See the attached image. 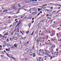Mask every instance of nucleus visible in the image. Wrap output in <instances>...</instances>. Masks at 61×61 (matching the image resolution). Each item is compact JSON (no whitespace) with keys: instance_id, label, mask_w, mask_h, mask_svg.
I'll use <instances>...</instances> for the list:
<instances>
[{"instance_id":"nucleus-11","label":"nucleus","mask_w":61,"mask_h":61,"mask_svg":"<svg viewBox=\"0 0 61 61\" xmlns=\"http://www.w3.org/2000/svg\"><path fill=\"white\" fill-rule=\"evenodd\" d=\"M28 1V0H26L24 1V2L25 3H27Z\"/></svg>"},{"instance_id":"nucleus-27","label":"nucleus","mask_w":61,"mask_h":61,"mask_svg":"<svg viewBox=\"0 0 61 61\" xmlns=\"http://www.w3.org/2000/svg\"><path fill=\"white\" fill-rule=\"evenodd\" d=\"M10 15H13V13L12 12H11L10 13Z\"/></svg>"},{"instance_id":"nucleus-49","label":"nucleus","mask_w":61,"mask_h":61,"mask_svg":"<svg viewBox=\"0 0 61 61\" xmlns=\"http://www.w3.org/2000/svg\"><path fill=\"white\" fill-rule=\"evenodd\" d=\"M56 50L57 51H58V49H57Z\"/></svg>"},{"instance_id":"nucleus-36","label":"nucleus","mask_w":61,"mask_h":61,"mask_svg":"<svg viewBox=\"0 0 61 61\" xmlns=\"http://www.w3.org/2000/svg\"><path fill=\"white\" fill-rule=\"evenodd\" d=\"M47 19H50L51 18L50 17H48L47 18Z\"/></svg>"},{"instance_id":"nucleus-62","label":"nucleus","mask_w":61,"mask_h":61,"mask_svg":"<svg viewBox=\"0 0 61 61\" xmlns=\"http://www.w3.org/2000/svg\"><path fill=\"white\" fill-rule=\"evenodd\" d=\"M41 34V33H39V36H40V35Z\"/></svg>"},{"instance_id":"nucleus-43","label":"nucleus","mask_w":61,"mask_h":61,"mask_svg":"<svg viewBox=\"0 0 61 61\" xmlns=\"http://www.w3.org/2000/svg\"><path fill=\"white\" fill-rule=\"evenodd\" d=\"M43 35H44V34L43 33H41V36H43Z\"/></svg>"},{"instance_id":"nucleus-13","label":"nucleus","mask_w":61,"mask_h":61,"mask_svg":"<svg viewBox=\"0 0 61 61\" xmlns=\"http://www.w3.org/2000/svg\"><path fill=\"white\" fill-rule=\"evenodd\" d=\"M26 37H24V38H22V39H23V40H24V39H25V38H26Z\"/></svg>"},{"instance_id":"nucleus-30","label":"nucleus","mask_w":61,"mask_h":61,"mask_svg":"<svg viewBox=\"0 0 61 61\" xmlns=\"http://www.w3.org/2000/svg\"><path fill=\"white\" fill-rule=\"evenodd\" d=\"M18 21H17L15 22V23H15H15H17V22H18Z\"/></svg>"},{"instance_id":"nucleus-31","label":"nucleus","mask_w":61,"mask_h":61,"mask_svg":"<svg viewBox=\"0 0 61 61\" xmlns=\"http://www.w3.org/2000/svg\"><path fill=\"white\" fill-rule=\"evenodd\" d=\"M31 9H32V8H30V9L29 10V11H31Z\"/></svg>"},{"instance_id":"nucleus-3","label":"nucleus","mask_w":61,"mask_h":61,"mask_svg":"<svg viewBox=\"0 0 61 61\" xmlns=\"http://www.w3.org/2000/svg\"><path fill=\"white\" fill-rule=\"evenodd\" d=\"M25 50L27 51V52H29V50L28 49V48H26Z\"/></svg>"},{"instance_id":"nucleus-21","label":"nucleus","mask_w":61,"mask_h":61,"mask_svg":"<svg viewBox=\"0 0 61 61\" xmlns=\"http://www.w3.org/2000/svg\"><path fill=\"white\" fill-rule=\"evenodd\" d=\"M60 9V7H59L57 8V9Z\"/></svg>"},{"instance_id":"nucleus-56","label":"nucleus","mask_w":61,"mask_h":61,"mask_svg":"<svg viewBox=\"0 0 61 61\" xmlns=\"http://www.w3.org/2000/svg\"><path fill=\"white\" fill-rule=\"evenodd\" d=\"M39 59H41L42 58H41V57H39Z\"/></svg>"},{"instance_id":"nucleus-23","label":"nucleus","mask_w":61,"mask_h":61,"mask_svg":"<svg viewBox=\"0 0 61 61\" xmlns=\"http://www.w3.org/2000/svg\"><path fill=\"white\" fill-rule=\"evenodd\" d=\"M15 40H16L17 39V38L16 37L15 38Z\"/></svg>"},{"instance_id":"nucleus-14","label":"nucleus","mask_w":61,"mask_h":61,"mask_svg":"<svg viewBox=\"0 0 61 61\" xmlns=\"http://www.w3.org/2000/svg\"><path fill=\"white\" fill-rule=\"evenodd\" d=\"M35 53H34L33 54V57H36V56H35Z\"/></svg>"},{"instance_id":"nucleus-16","label":"nucleus","mask_w":61,"mask_h":61,"mask_svg":"<svg viewBox=\"0 0 61 61\" xmlns=\"http://www.w3.org/2000/svg\"><path fill=\"white\" fill-rule=\"evenodd\" d=\"M56 12L55 10H54L53 12H52V14H53L54 13H55Z\"/></svg>"},{"instance_id":"nucleus-38","label":"nucleus","mask_w":61,"mask_h":61,"mask_svg":"<svg viewBox=\"0 0 61 61\" xmlns=\"http://www.w3.org/2000/svg\"><path fill=\"white\" fill-rule=\"evenodd\" d=\"M40 13H39L37 15V16H38V15H40Z\"/></svg>"},{"instance_id":"nucleus-45","label":"nucleus","mask_w":61,"mask_h":61,"mask_svg":"<svg viewBox=\"0 0 61 61\" xmlns=\"http://www.w3.org/2000/svg\"><path fill=\"white\" fill-rule=\"evenodd\" d=\"M0 48H2V46L1 45H0Z\"/></svg>"},{"instance_id":"nucleus-5","label":"nucleus","mask_w":61,"mask_h":61,"mask_svg":"<svg viewBox=\"0 0 61 61\" xmlns=\"http://www.w3.org/2000/svg\"><path fill=\"white\" fill-rule=\"evenodd\" d=\"M30 56H32V55H33V53H32V52H30Z\"/></svg>"},{"instance_id":"nucleus-42","label":"nucleus","mask_w":61,"mask_h":61,"mask_svg":"<svg viewBox=\"0 0 61 61\" xmlns=\"http://www.w3.org/2000/svg\"><path fill=\"white\" fill-rule=\"evenodd\" d=\"M34 49V46H32V49Z\"/></svg>"},{"instance_id":"nucleus-7","label":"nucleus","mask_w":61,"mask_h":61,"mask_svg":"<svg viewBox=\"0 0 61 61\" xmlns=\"http://www.w3.org/2000/svg\"><path fill=\"white\" fill-rule=\"evenodd\" d=\"M8 35V32H7L5 34H4V36H5V35Z\"/></svg>"},{"instance_id":"nucleus-63","label":"nucleus","mask_w":61,"mask_h":61,"mask_svg":"<svg viewBox=\"0 0 61 61\" xmlns=\"http://www.w3.org/2000/svg\"><path fill=\"white\" fill-rule=\"evenodd\" d=\"M3 15V13H1L0 14V15Z\"/></svg>"},{"instance_id":"nucleus-15","label":"nucleus","mask_w":61,"mask_h":61,"mask_svg":"<svg viewBox=\"0 0 61 61\" xmlns=\"http://www.w3.org/2000/svg\"><path fill=\"white\" fill-rule=\"evenodd\" d=\"M29 33V31H27L26 32V33L27 34H28Z\"/></svg>"},{"instance_id":"nucleus-34","label":"nucleus","mask_w":61,"mask_h":61,"mask_svg":"<svg viewBox=\"0 0 61 61\" xmlns=\"http://www.w3.org/2000/svg\"><path fill=\"white\" fill-rule=\"evenodd\" d=\"M25 7V5H24L22 6L23 8H24V7Z\"/></svg>"},{"instance_id":"nucleus-61","label":"nucleus","mask_w":61,"mask_h":61,"mask_svg":"<svg viewBox=\"0 0 61 61\" xmlns=\"http://www.w3.org/2000/svg\"><path fill=\"white\" fill-rule=\"evenodd\" d=\"M8 18H11V16H9Z\"/></svg>"},{"instance_id":"nucleus-29","label":"nucleus","mask_w":61,"mask_h":61,"mask_svg":"<svg viewBox=\"0 0 61 61\" xmlns=\"http://www.w3.org/2000/svg\"><path fill=\"white\" fill-rule=\"evenodd\" d=\"M34 22V20H33L32 21V24H33Z\"/></svg>"},{"instance_id":"nucleus-53","label":"nucleus","mask_w":61,"mask_h":61,"mask_svg":"<svg viewBox=\"0 0 61 61\" xmlns=\"http://www.w3.org/2000/svg\"><path fill=\"white\" fill-rule=\"evenodd\" d=\"M53 4L54 3H49V4L50 5H52V4Z\"/></svg>"},{"instance_id":"nucleus-44","label":"nucleus","mask_w":61,"mask_h":61,"mask_svg":"<svg viewBox=\"0 0 61 61\" xmlns=\"http://www.w3.org/2000/svg\"><path fill=\"white\" fill-rule=\"evenodd\" d=\"M34 13L35 14H36V11H35L34 12Z\"/></svg>"},{"instance_id":"nucleus-12","label":"nucleus","mask_w":61,"mask_h":61,"mask_svg":"<svg viewBox=\"0 0 61 61\" xmlns=\"http://www.w3.org/2000/svg\"><path fill=\"white\" fill-rule=\"evenodd\" d=\"M28 1H28L27 3H30V2H31V0H28Z\"/></svg>"},{"instance_id":"nucleus-22","label":"nucleus","mask_w":61,"mask_h":61,"mask_svg":"<svg viewBox=\"0 0 61 61\" xmlns=\"http://www.w3.org/2000/svg\"><path fill=\"white\" fill-rule=\"evenodd\" d=\"M11 57V58H12L13 59H14L15 60V59L14 58L12 57Z\"/></svg>"},{"instance_id":"nucleus-17","label":"nucleus","mask_w":61,"mask_h":61,"mask_svg":"<svg viewBox=\"0 0 61 61\" xmlns=\"http://www.w3.org/2000/svg\"><path fill=\"white\" fill-rule=\"evenodd\" d=\"M30 25H31V24H29L28 26L29 27H30Z\"/></svg>"},{"instance_id":"nucleus-8","label":"nucleus","mask_w":61,"mask_h":61,"mask_svg":"<svg viewBox=\"0 0 61 61\" xmlns=\"http://www.w3.org/2000/svg\"><path fill=\"white\" fill-rule=\"evenodd\" d=\"M14 46L15 47H17V46L15 44L14 45Z\"/></svg>"},{"instance_id":"nucleus-50","label":"nucleus","mask_w":61,"mask_h":61,"mask_svg":"<svg viewBox=\"0 0 61 61\" xmlns=\"http://www.w3.org/2000/svg\"><path fill=\"white\" fill-rule=\"evenodd\" d=\"M15 25V24H14L13 25V26H14Z\"/></svg>"},{"instance_id":"nucleus-46","label":"nucleus","mask_w":61,"mask_h":61,"mask_svg":"<svg viewBox=\"0 0 61 61\" xmlns=\"http://www.w3.org/2000/svg\"><path fill=\"white\" fill-rule=\"evenodd\" d=\"M60 10H59V11L58 12H56V14H57V13H59V12H60Z\"/></svg>"},{"instance_id":"nucleus-54","label":"nucleus","mask_w":61,"mask_h":61,"mask_svg":"<svg viewBox=\"0 0 61 61\" xmlns=\"http://www.w3.org/2000/svg\"><path fill=\"white\" fill-rule=\"evenodd\" d=\"M22 8H19V9H18V10L20 9H22Z\"/></svg>"},{"instance_id":"nucleus-6","label":"nucleus","mask_w":61,"mask_h":61,"mask_svg":"<svg viewBox=\"0 0 61 61\" xmlns=\"http://www.w3.org/2000/svg\"><path fill=\"white\" fill-rule=\"evenodd\" d=\"M46 7L45 6H42V8H43V9H46Z\"/></svg>"},{"instance_id":"nucleus-48","label":"nucleus","mask_w":61,"mask_h":61,"mask_svg":"<svg viewBox=\"0 0 61 61\" xmlns=\"http://www.w3.org/2000/svg\"><path fill=\"white\" fill-rule=\"evenodd\" d=\"M34 19H35V18H33L32 19V20H34Z\"/></svg>"},{"instance_id":"nucleus-60","label":"nucleus","mask_w":61,"mask_h":61,"mask_svg":"<svg viewBox=\"0 0 61 61\" xmlns=\"http://www.w3.org/2000/svg\"><path fill=\"white\" fill-rule=\"evenodd\" d=\"M37 43H38V42H39V41L38 40H37Z\"/></svg>"},{"instance_id":"nucleus-58","label":"nucleus","mask_w":61,"mask_h":61,"mask_svg":"<svg viewBox=\"0 0 61 61\" xmlns=\"http://www.w3.org/2000/svg\"><path fill=\"white\" fill-rule=\"evenodd\" d=\"M0 36H2V35H1V34H0Z\"/></svg>"},{"instance_id":"nucleus-25","label":"nucleus","mask_w":61,"mask_h":61,"mask_svg":"<svg viewBox=\"0 0 61 61\" xmlns=\"http://www.w3.org/2000/svg\"><path fill=\"white\" fill-rule=\"evenodd\" d=\"M19 23L17 25H19L20 24V21H19Z\"/></svg>"},{"instance_id":"nucleus-4","label":"nucleus","mask_w":61,"mask_h":61,"mask_svg":"<svg viewBox=\"0 0 61 61\" xmlns=\"http://www.w3.org/2000/svg\"><path fill=\"white\" fill-rule=\"evenodd\" d=\"M32 18V17L31 16H30L28 17V19H31Z\"/></svg>"},{"instance_id":"nucleus-59","label":"nucleus","mask_w":61,"mask_h":61,"mask_svg":"<svg viewBox=\"0 0 61 61\" xmlns=\"http://www.w3.org/2000/svg\"><path fill=\"white\" fill-rule=\"evenodd\" d=\"M48 56H49V57H51V56H50V55H48Z\"/></svg>"},{"instance_id":"nucleus-19","label":"nucleus","mask_w":61,"mask_h":61,"mask_svg":"<svg viewBox=\"0 0 61 61\" xmlns=\"http://www.w3.org/2000/svg\"><path fill=\"white\" fill-rule=\"evenodd\" d=\"M7 46H10V44H7Z\"/></svg>"},{"instance_id":"nucleus-1","label":"nucleus","mask_w":61,"mask_h":61,"mask_svg":"<svg viewBox=\"0 0 61 61\" xmlns=\"http://www.w3.org/2000/svg\"><path fill=\"white\" fill-rule=\"evenodd\" d=\"M11 8L12 9H15V8H16V7H15V6L14 5V6H12L11 7Z\"/></svg>"},{"instance_id":"nucleus-40","label":"nucleus","mask_w":61,"mask_h":61,"mask_svg":"<svg viewBox=\"0 0 61 61\" xmlns=\"http://www.w3.org/2000/svg\"><path fill=\"white\" fill-rule=\"evenodd\" d=\"M51 57L50 59H52V56H51Z\"/></svg>"},{"instance_id":"nucleus-57","label":"nucleus","mask_w":61,"mask_h":61,"mask_svg":"<svg viewBox=\"0 0 61 61\" xmlns=\"http://www.w3.org/2000/svg\"><path fill=\"white\" fill-rule=\"evenodd\" d=\"M41 45H42L41 43H40V46H41Z\"/></svg>"},{"instance_id":"nucleus-9","label":"nucleus","mask_w":61,"mask_h":61,"mask_svg":"<svg viewBox=\"0 0 61 61\" xmlns=\"http://www.w3.org/2000/svg\"><path fill=\"white\" fill-rule=\"evenodd\" d=\"M42 5V6H47V5L45 4V5Z\"/></svg>"},{"instance_id":"nucleus-33","label":"nucleus","mask_w":61,"mask_h":61,"mask_svg":"<svg viewBox=\"0 0 61 61\" xmlns=\"http://www.w3.org/2000/svg\"><path fill=\"white\" fill-rule=\"evenodd\" d=\"M26 17V16L25 15H24V18H25Z\"/></svg>"},{"instance_id":"nucleus-28","label":"nucleus","mask_w":61,"mask_h":61,"mask_svg":"<svg viewBox=\"0 0 61 61\" xmlns=\"http://www.w3.org/2000/svg\"><path fill=\"white\" fill-rule=\"evenodd\" d=\"M30 51H32V49H30Z\"/></svg>"},{"instance_id":"nucleus-10","label":"nucleus","mask_w":61,"mask_h":61,"mask_svg":"<svg viewBox=\"0 0 61 61\" xmlns=\"http://www.w3.org/2000/svg\"><path fill=\"white\" fill-rule=\"evenodd\" d=\"M19 37V39H21V38H22V36H20Z\"/></svg>"},{"instance_id":"nucleus-26","label":"nucleus","mask_w":61,"mask_h":61,"mask_svg":"<svg viewBox=\"0 0 61 61\" xmlns=\"http://www.w3.org/2000/svg\"><path fill=\"white\" fill-rule=\"evenodd\" d=\"M40 9L39 8H38V11H40Z\"/></svg>"},{"instance_id":"nucleus-32","label":"nucleus","mask_w":61,"mask_h":61,"mask_svg":"<svg viewBox=\"0 0 61 61\" xmlns=\"http://www.w3.org/2000/svg\"><path fill=\"white\" fill-rule=\"evenodd\" d=\"M4 43L5 44H6V42L5 41H4Z\"/></svg>"},{"instance_id":"nucleus-52","label":"nucleus","mask_w":61,"mask_h":61,"mask_svg":"<svg viewBox=\"0 0 61 61\" xmlns=\"http://www.w3.org/2000/svg\"><path fill=\"white\" fill-rule=\"evenodd\" d=\"M53 7H51V9H53Z\"/></svg>"},{"instance_id":"nucleus-47","label":"nucleus","mask_w":61,"mask_h":61,"mask_svg":"<svg viewBox=\"0 0 61 61\" xmlns=\"http://www.w3.org/2000/svg\"><path fill=\"white\" fill-rule=\"evenodd\" d=\"M37 61H41L40 60V59H38L37 60Z\"/></svg>"},{"instance_id":"nucleus-41","label":"nucleus","mask_w":61,"mask_h":61,"mask_svg":"<svg viewBox=\"0 0 61 61\" xmlns=\"http://www.w3.org/2000/svg\"><path fill=\"white\" fill-rule=\"evenodd\" d=\"M43 54L44 55H46V53L45 52H44Z\"/></svg>"},{"instance_id":"nucleus-37","label":"nucleus","mask_w":61,"mask_h":61,"mask_svg":"<svg viewBox=\"0 0 61 61\" xmlns=\"http://www.w3.org/2000/svg\"><path fill=\"white\" fill-rule=\"evenodd\" d=\"M6 51H8V50L7 49H6Z\"/></svg>"},{"instance_id":"nucleus-18","label":"nucleus","mask_w":61,"mask_h":61,"mask_svg":"<svg viewBox=\"0 0 61 61\" xmlns=\"http://www.w3.org/2000/svg\"><path fill=\"white\" fill-rule=\"evenodd\" d=\"M44 21V20L43 19L41 21H40V22H43Z\"/></svg>"},{"instance_id":"nucleus-2","label":"nucleus","mask_w":61,"mask_h":61,"mask_svg":"<svg viewBox=\"0 0 61 61\" xmlns=\"http://www.w3.org/2000/svg\"><path fill=\"white\" fill-rule=\"evenodd\" d=\"M10 47L11 48L13 49L14 48V46L12 45L10 46Z\"/></svg>"},{"instance_id":"nucleus-55","label":"nucleus","mask_w":61,"mask_h":61,"mask_svg":"<svg viewBox=\"0 0 61 61\" xmlns=\"http://www.w3.org/2000/svg\"><path fill=\"white\" fill-rule=\"evenodd\" d=\"M40 7H41V8H42L43 7V6H40Z\"/></svg>"},{"instance_id":"nucleus-24","label":"nucleus","mask_w":61,"mask_h":61,"mask_svg":"<svg viewBox=\"0 0 61 61\" xmlns=\"http://www.w3.org/2000/svg\"><path fill=\"white\" fill-rule=\"evenodd\" d=\"M16 17H17V16H14V18H16Z\"/></svg>"},{"instance_id":"nucleus-64","label":"nucleus","mask_w":61,"mask_h":61,"mask_svg":"<svg viewBox=\"0 0 61 61\" xmlns=\"http://www.w3.org/2000/svg\"><path fill=\"white\" fill-rule=\"evenodd\" d=\"M47 37H48L47 36H46V38H47V39L48 38Z\"/></svg>"},{"instance_id":"nucleus-20","label":"nucleus","mask_w":61,"mask_h":61,"mask_svg":"<svg viewBox=\"0 0 61 61\" xmlns=\"http://www.w3.org/2000/svg\"><path fill=\"white\" fill-rule=\"evenodd\" d=\"M2 54H3V55H4V54H5L4 51H2Z\"/></svg>"},{"instance_id":"nucleus-51","label":"nucleus","mask_w":61,"mask_h":61,"mask_svg":"<svg viewBox=\"0 0 61 61\" xmlns=\"http://www.w3.org/2000/svg\"><path fill=\"white\" fill-rule=\"evenodd\" d=\"M38 55H40V56L41 55V54H40V53H38Z\"/></svg>"},{"instance_id":"nucleus-35","label":"nucleus","mask_w":61,"mask_h":61,"mask_svg":"<svg viewBox=\"0 0 61 61\" xmlns=\"http://www.w3.org/2000/svg\"><path fill=\"white\" fill-rule=\"evenodd\" d=\"M16 35H17L18 36H19V33H17V34H16Z\"/></svg>"},{"instance_id":"nucleus-39","label":"nucleus","mask_w":61,"mask_h":61,"mask_svg":"<svg viewBox=\"0 0 61 61\" xmlns=\"http://www.w3.org/2000/svg\"><path fill=\"white\" fill-rule=\"evenodd\" d=\"M35 8H36V7H34L33 8H32V9H35Z\"/></svg>"}]
</instances>
